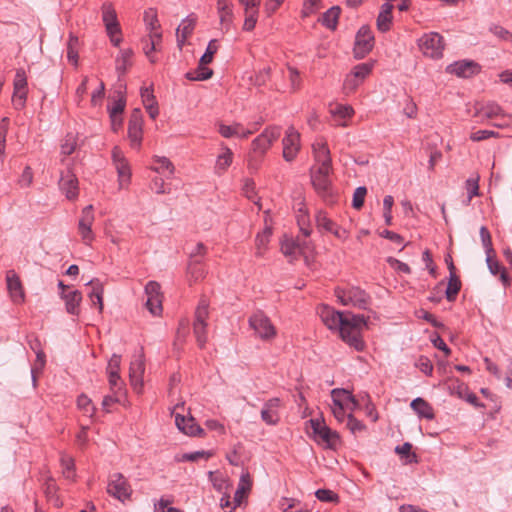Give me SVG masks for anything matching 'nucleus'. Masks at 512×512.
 I'll list each match as a JSON object with an SVG mask.
<instances>
[{"label":"nucleus","mask_w":512,"mask_h":512,"mask_svg":"<svg viewBox=\"0 0 512 512\" xmlns=\"http://www.w3.org/2000/svg\"><path fill=\"white\" fill-rule=\"evenodd\" d=\"M6 281L12 300L15 303L22 302L24 300V291L19 277L13 270L8 271Z\"/></svg>","instance_id":"5701e85b"},{"label":"nucleus","mask_w":512,"mask_h":512,"mask_svg":"<svg viewBox=\"0 0 512 512\" xmlns=\"http://www.w3.org/2000/svg\"><path fill=\"white\" fill-rule=\"evenodd\" d=\"M479 65L474 61L461 60L447 66L446 72L458 77L468 78L478 73Z\"/></svg>","instance_id":"f3484780"},{"label":"nucleus","mask_w":512,"mask_h":512,"mask_svg":"<svg viewBox=\"0 0 512 512\" xmlns=\"http://www.w3.org/2000/svg\"><path fill=\"white\" fill-rule=\"evenodd\" d=\"M479 232H480L481 242H482V245H483V247L485 249L486 255L489 256V254H494L491 234H490L489 230L487 229V227L486 226H482L480 228Z\"/></svg>","instance_id":"37998d69"},{"label":"nucleus","mask_w":512,"mask_h":512,"mask_svg":"<svg viewBox=\"0 0 512 512\" xmlns=\"http://www.w3.org/2000/svg\"><path fill=\"white\" fill-rule=\"evenodd\" d=\"M312 148L315 160L319 165L317 169H332V160L327 143L324 141L316 142L312 145Z\"/></svg>","instance_id":"6ab92c4d"},{"label":"nucleus","mask_w":512,"mask_h":512,"mask_svg":"<svg viewBox=\"0 0 512 512\" xmlns=\"http://www.w3.org/2000/svg\"><path fill=\"white\" fill-rule=\"evenodd\" d=\"M77 405L85 413H89V412H92L94 410V408L92 407L91 399L88 396L84 395V394H81L80 396H78V398H77Z\"/></svg>","instance_id":"338daca9"},{"label":"nucleus","mask_w":512,"mask_h":512,"mask_svg":"<svg viewBox=\"0 0 512 512\" xmlns=\"http://www.w3.org/2000/svg\"><path fill=\"white\" fill-rule=\"evenodd\" d=\"M102 20L104 22L107 34L121 33L116 11L111 4H104L102 6Z\"/></svg>","instance_id":"4be33fe9"},{"label":"nucleus","mask_w":512,"mask_h":512,"mask_svg":"<svg viewBox=\"0 0 512 512\" xmlns=\"http://www.w3.org/2000/svg\"><path fill=\"white\" fill-rule=\"evenodd\" d=\"M418 46L424 55L431 58H440L444 50V40L439 33L429 32L418 40Z\"/></svg>","instance_id":"39448f33"},{"label":"nucleus","mask_w":512,"mask_h":512,"mask_svg":"<svg viewBox=\"0 0 512 512\" xmlns=\"http://www.w3.org/2000/svg\"><path fill=\"white\" fill-rule=\"evenodd\" d=\"M133 51L131 49L120 50L119 55L116 58V71L119 77L124 75L127 69L131 66Z\"/></svg>","instance_id":"cd10ccee"},{"label":"nucleus","mask_w":512,"mask_h":512,"mask_svg":"<svg viewBox=\"0 0 512 512\" xmlns=\"http://www.w3.org/2000/svg\"><path fill=\"white\" fill-rule=\"evenodd\" d=\"M61 464L64 476L67 479L72 478L74 475V460L70 457H62Z\"/></svg>","instance_id":"0e129e2a"},{"label":"nucleus","mask_w":512,"mask_h":512,"mask_svg":"<svg viewBox=\"0 0 512 512\" xmlns=\"http://www.w3.org/2000/svg\"><path fill=\"white\" fill-rule=\"evenodd\" d=\"M461 280L456 275V272H452V275H449L448 285L445 291V297L449 302H454L461 290Z\"/></svg>","instance_id":"c85d7f7f"},{"label":"nucleus","mask_w":512,"mask_h":512,"mask_svg":"<svg viewBox=\"0 0 512 512\" xmlns=\"http://www.w3.org/2000/svg\"><path fill=\"white\" fill-rule=\"evenodd\" d=\"M59 187L67 199L74 200L78 197V179L71 171L62 174Z\"/></svg>","instance_id":"a211bd4d"},{"label":"nucleus","mask_w":512,"mask_h":512,"mask_svg":"<svg viewBox=\"0 0 512 512\" xmlns=\"http://www.w3.org/2000/svg\"><path fill=\"white\" fill-rule=\"evenodd\" d=\"M143 136V115L139 108L132 110L128 122V138L133 148H139Z\"/></svg>","instance_id":"9d476101"},{"label":"nucleus","mask_w":512,"mask_h":512,"mask_svg":"<svg viewBox=\"0 0 512 512\" xmlns=\"http://www.w3.org/2000/svg\"><path fill=\"white\" fill-rule=\"evenodd\" d=\"M316 224L319 229H323L327 232L332 233L338 239L344 241L348 237L346 229L338 226L334 221L327 217L326 213L319 211L316 214Z\"/></svg>","instance_id":"dca6fc26"},{"label":"nucleus","mask_w":512,"mask_h":512,"mask_svg":"<svg viewBox=\"0 0 512 512\" xmlns=\"http://www.w3.org/2000/svg\"><path fill=\"white\" fill-rule=\"evenodd\" d=\"M503 109L496 103H488L482 106L478 114L480 117L485 119H498L500 115H503Z\"/></svg>","instance_id":"2f4dec72"},{"label":"nucleus","mask_w":512,"mask_h":512,"mask_svg":"<svg viewBox=\"0 0 512 512\" xmlns=\"http://www.w3.org/2000/svg\"><path fill=\"white\" fill-rule=\"evenodd\" d=\"M346 426L354 435L366 430L365 424L362 421L358 420L356 417H354V415L351 413L347 415Z\"/></svg>","instance_id":"79ce46f5"},{"label":"nucleus","mask_w":512,"mask_h":512,"mask_svg":"<svg viewBox=\"0 0 512 512\" xmlns=\"http://www.w3.org/2000/svg\"><path fill=\"white\" fill-rule=\"evenodd\" d=\"M283 512H308L305 506L298 500L283 498L280 501Z\"/></svg>","instance_id":"c9c22d12"},{"label":"nucleus","mask_w":512,"mask_h":512,"mask_svg":"<svg viewBox=\"0 0 512 512\" xmlns=\"http://www.w3.org/2000/svg\"><path fill=\"white\" fill-rule=\"evenodd\" d=\"M282 144L283 158L287 162L293 161L300 150V133L293 126L288 127Z\"/></svg>","instance_id":"f8f14e48"},{"label":"nucleus","mask_w":512,"mask_h":512,"mask_svg":"<svg viewBox=\"0 0 512 512\" xmlns=\"http://www.w3.org/2000/svg\"><path fill=\"white\" fill-rule=\"evenodd\" d=\"M218 50V42L216 39H212L209 41L205 53L200 58L201 65L210 64L213 61L214 54Z\"/></svg>","instance_id":"ea45409f"},{"label":"nucleus","mask_w":512,"mask_h":512,"mask_svg":"<svg viewBox=\"0 0 512 512\" xmlns=\"http://www.w3.org/2000/svg\"><path fill=\"white\" fill-rule=\"evenodd\" d=\"M45 365V354L43 351H38L36 353V361H35V364L34 366L32 367L31 369V374H32V381H33V384L36 385V377H35V372L37 370H41L43 369Z\"/></svg>","instance_id":"e2e57ef3"},{"label":"nucleus","mask_w":512,"mask_h":512,"mask_svg":"<svg viewBox=\"0 0 512 512\" xmlns=\"http://www.w3.org/2000/svg\"><path fill=\"white\" fill-rule=\"evenodd\" d=\"M374 46V36L368 26H362L355 37L354 56L356 59L364 58Z\"/></svg>","instance_id":"6e6552de"},{"label":"nucleus","mask_w":512,"mask_h":512,"mask_svg":"<svg viewBox=\"0 0 512 512\" xmlns=\"http://www.w3.org/2000/svg\"><path fill=\"white\" fill-rule=\"evenodd\" d=\"M88 284L92 285V291L89 294L93 304L98 305L99 312L103 311V286L98 280H91Z\"/></svg>","instance_id":"7c9ffc66"},{"label":"nucleus","mask_w":512,"mask_h":512,"mask_svg":"<svg viewBox=\"0 0 512 512\" xmlns=\"http://www.w3.org/2000/svg\"><path fill=\"white\" fill-rule=\"evenodd\" d=\"M261 419L267 425H276L279 422V415L277 411L268 409L263 406L261 410Z\"/></svg>","instance_id":"8fccbe9b"},{"label":"nucleus","mask_w":512,"mask_h":512,"mask_svg":"<svg viewBox=\"0 0 512 512\" xmlns=\"http://www.w3.org/2000/svg\"><path fill=\"white\" fill-rule=\"evenodd\" d=\"M249 325L263 340H269L276 335L275 327L262 311H257L250 316Z\"/></svg>","instance_id":"0eeeda50"},{"label":"nucleus","mask_w":512,"mask_h":512,"mask_svg":"<svg viewBox=\"0 0 512 512\" xmlns=\"http://www.w3.org/2000/svg\"><path fill=\"white\" fill-rule=\"evenodd\" d=\"M465 188L468 194L466 205H469L472 198L479 195V177L468 178L465 182Z\"/></svg>","instance_id":"4c0bfd02"},{"label":"nucleus","mask_w":512,"mask_h":512,"mask_svg":"<svg viewBox=\"0 0 512 512\" xmlns=\"http://www.w3.org/2000/svg\"><path fill=\"white\" fill-rule=\"evenodd\" d=\"M335 296L344 306H353L359 309H367L370 304V296L361 288L351 286L347 288H335Z\"/></svg>","instance_id":"7ed1b4c3"},{"label":"nucleus","mask_w":512,"mask_h":512,"mask_svg":"<svg viewBox=\"0 0 512 512\" xmlns=\"http://www.w3.org/2000/svg\"><path fill=\"white\" fill-rule=\"evenodd\" d=\"M314 440L318 443H323L326 448L334 449L339 442V435L336 431L331 430L320 419H310Z\"/></svg>","instance_id":"20e7f679"},{"label":"nucleus","mask_w":512,"mask_h":512,"mask_svg":"<svg viewBox=\"0 0 512 512\" xmlns=\"http://www.w3.org/2000/svg\"><path fill=\"white\" fill-rule=\"evenodd\" d=\"M500 135L494 130H478L470 134V139L474 142H479L491 137L498 138Z\"/></svg>","instance_id":"864d4df0"},{"label":"nucleus","mask_w":512,"mask_h":512,"mask_svg":"<svg viewBox=\"0 0 512 512\" xmlns=\"http://www.w3.org/2000/svg\"><path fill=\"white\" fill-rule=\"evenodd\" d=\"M175 424L178 429L189 436H202L204 430L196 423L193 417L186 418L183 415H175Z\"/></svg>","instance_id":"aec40b11"},{"label":"nucleus","mask_w":512,"mask_h":512,"mask_svg":"<svg viewBox=\"0 0 512 512\" xmlns=\"http://www.w3.org/2000/svg\"><path fill=\"white\" fill-rule=\"evenodd\" d=\"M340 13L341 9L339 6L331 7L322 15V25L330 30H335L338 24Z\"/></svg>","instance_id":"c756f323"},{"label":"nucleus","mask_w":512,"mask_h":512,"mask_svg":"<svg viewBox=\"0 0 512 512\" xmlns=\"http://www.w3.org/2000/svg\"><path fill=\"white\" fill-rule=\"evenodd\" d=\"M318 500L323 502H337L338 495L329 489H318L315 492Z\"/></svg>","instance_id":"bf43d9fd"},{"label":"nucleus","mask_w":512,"mask_h":512,"mask_svg":"<svg viewBox=\"0 0 512 512\" xmlns=\"http://www.w3.org/2000/svg\"><path fill=\"white\" fill-rule=\"evenodd\" d=\"M373 65L370 63H361L356 65L351 74H353L360 81H363L372 71Z\"/></svg>","instance_id":"49530a36"},{"label":"nucleus","mask_w":512,"mask_h":512,"mask_svg":"<svg viewBox=\"0 0 512 512\" xmlns=\"http://www.w3.org/2000/svg\"><path fill=\"white\" fill-rule=\"evenodd\" d=\"M233 7L234 6H230V7L224 8L223 10H218L220 23L227 29L230 27V25L232 24V21H233V17H234Z\"/></svg>","instance_id":"6e6d98bb"},{"label":"nucleus","mask_w":512,"mask_h":512,"mask_svg":"<svg viewBox=\"0 0 512 512\" xmlns=\"http://www.w3.org/2000/svg\"><path fill=\"white\" fill-rule=\"evenodd\" d=\"M93 206L88 205L83 208L82 215L78 222V231L81 235L83 242L86 245H90L94 240L95 236L92 231V224L94 222Z\"/></svg>","instance_id":"ddd939ff"},{"label":"nucleus","mask_w":512,"mask_h":512,"mask_svg":"<svg viewBox=\"0 0 512 512\" xmlns=\"http://www.w3.org/2000/svg\"><path fill=\"white\" fill-rule=\"evenodd\" d=\"M245 20L243 24L244 31H252L255 28V25L258 20L259 14V6L248 8V10H244Z\"/></svg>","instance_id":"f704fd0d"},{"label":"nucleus","mask_w":512,"mask_h":512,"mask_svg":"<svg viewBox=\"0 0 512 512\" xmlns=\"http://www.w3.org/2000/svg\"><path fill=\"white\" fill-rule=\"evenodd\" d=\"M367 189L364 186L357 187L353 194L352 206L355 209H360L364 205Z\"/></svg>","instance_id":"603ef678"},{"label":"nucleus","mask_w":512,"mask_h":512,"mask_svg":"<svg viewBox=\"0 0 512 512\" xmlns=\"http://www.w3.org/2000/svg\"><path fill=\"white\" fill-rule=\"evenodd\" d=\"M109 384L114 393L121 390L122 382L120 381L119 371H107Z\"/></svg>","instance_id":"69168bd1"},{"label":"nucleus","mask_w":512,"mask_h":512,"mask_svg":"<svg viewBox=\"0 0 512 512\" xmlns=\"http://www.w3.org/2000/svg\"><path fill=\"white\" fill-rule=\"evenodd\" d=\"M332 169H316L311 172V181L317 194L329 205L337 202L338 193L333 189L330 173Z\"/></svg>","instance_id":"f03ea898"},{"label":"nucleus","mask_w":512,"mask_h":512,"mask_svg":"<svg viewBox=\"0 0 512 512\" xmlns=\"http://www.w3.org/2000/svg\"><path fill=\"white\" fill-rule=\"evenodd\" d=\"M392 20L393 15L379 13L376 19L377 29L382 33L389 31L392 25Z\"/></svg>","instance_id":"de8ad7c7"},{"label":"nucleus","mask_w":512,"mask_h":512,"mask_svg":"<svg viewBox=\"0 0 512 512\" xmlns=\"http://www.w3.org/2000/svg\"><path fill=\"white\" fill-rule=\"evenodd\" d=\"M8 128L9 119L4 117L0 122V157L4 154L5 151Z\"/></svg>","instance_id":"5fc2aeb1"},{"label":"nucleus","mask_w":512,"mask_h":512,"mask_svg":"<svg viewBox=\"0 0 512 512\" xmlns=\"http://www.w3.org/2000/svg\"><path fill=\"white\" fill-rule=\"evenodd\" d=\"M75 148H76V140H75L74 135L67 134L64 139V142L61 145L62 154L71 155L75 151Z\"/></svg>","instance_id":"13d9d810"},{"label":"nucleus","mask_w":512,"mask_h":512,"mask_svg":"<svg viewBox=\"0 0 512 512\" xmlns=\"http://www.w3.org/2000/svg\"><path fill=\"white\" fill-rule=\"evenodd\" d=\"M232 152L229 148H225L224 153L218 156L216 161V168L219 171H225L232 163Z\"/></svg>","instance_id":"a18cd8bd"},{"label":"nucleus","mask_w":512,"mask_h":512,"mask_svg":"<svg viewBox=\"0 0 512 512\" xmlns=\"http://www.w3.org/2000/svg\"><path fill=\"white\" fill-rule=\"evenodd\" d=\"M145 371L144 354L141 351L135 355L130 363L129 377L131 385L137 392L141 391L143 386V374Z\"/></svg>","instance_id":"2eb2a0df"},{"label":"nucleus","mask_w":512,"mask_h":512,"mask_svg":"<svg viewBox=\"0 0 512 512\" xmlns=\"http://www.w3.org/2000/svg\"><path fill=\"white\" fill-rule=\"evenodd\" d=\"M193 333L195 335L197 344L203 348L207 342V323H193Z\"/></svg>","instance_id":"e433bc0d"},{"label":"nucleus","mask_w":512,"mask_h":512,"mask_svg":"<svg viewBox=\"0 0 512 512\" xmlns=\"http://www.w3.org/2000/svg\"><path fill=\"white\" fill-rule=\"evenodd\" d=\"M169 504L168 500L161 498L158 504H155L154 512H182L177 508L170 507Z\"/></svg>","instance_id":"774afa93"},{"label":"nucleus","mask_w":512,"mask_h":512,"mask_svg":"<svg viewBox=\"0 0 512 512\" xmlns=\"http://www.w3.org/2000/svg\"><path fill=\"white\" fill-rule=\"evenodd\" d=\"M331 396H332V400H333L332 412H333L334 417L339 422L344 421L345 418L347 419V415L345 413L343 402H342V400H343L342 397H344L345 400L351 402L353 404L354 408H356L358 406V401L356 400L355 396L346 389H340V388L333 389L331 391Z\"/></svg>","instance_id":"1a4fd4ad"},{"label":"nucleus","mask_w":512,"mask_h":512,"mask_svg":"<svg viewBox=\"0 0 512 512\" xmlns=\"http://www.w3.org/2000/svg\"><path fill=\"white\" fill-rule=\"evenodd\" d=\"M154 162L157 163V166L152 167L153 171L162 173L168 170L170 175L174 173V165L167 157L156 156Z\"/></svg>","instance_id":"58836bf2"},{"label":"nucleus","mask_w":512,"mask_h":512,"mask_svg":"<svg viewBox=\"0 0 512 512\" xmlns=\"http://www.w3.org/2000/svg\"><path fill=\"white\" fill-rule=\"evenodd\" d=\"M160 289V284L156 281H149L145 286V293L147 295L146 307L154 316L159 315L162 311Z\"/></svg>","instance_id":"4468645a"},{"label":"nucleus","mask_w":512,"mask_h":512,"mask_svg":"<svg viewBox=\"0 0 512 512\" xmlns=\"http://www.w3.org/2000/svg\"><path fill=\"white\" fill-rule=\"evenodd\" d=\"M410 407L419 418L432 420L435 417L433 407L421 397L413 399L410 403Z\"/></svg>","instance_id":"393cba45"},{"label":"nucleus","mask_w":512,"mask_h":512,"mask_svg":"<svg viewBox=\"0 0 512 512\" xmlns=\"http://www.w3.org/2000/svg\"><path fill=\"white\" fill-rule=\"evenodd\" d=\"M114 166L117 170V173H118V176L120 179V184L122 185L123 182H129L130 176H131V171H130L128 162L127 161L120 162V163L114 164Z\"/></svg>","instance_id":"3c124183"},{"label":"nucleus","mask_w":512,"mask_h":512,"mask_svg":"<svg viewBox=\"0 0 512 512\" xmlns=\"http://www.w3.org/2000/svg\"><path fill=\"white\" fill-rule=\"evenodd\" d=\"M281 135V128L279 126L267 127L259 136L252 141L251 151L260 156H264L267 150L271 147Z\"/></svg>","instance_id":"423d86ee"},{"label":"nucleus","mask_w":512,"mask_h":512,"mask_svg":"<svg viewBox=\"0 0 512 512\" xmlns=\"http://www.w3.org/2000/svg\"><path fill=\"white\" fill-rule=\"evenodd\" d=\"M318 314L328 329L338 331L341 339L350 347L358 352L365 349L361 335L362 329L367 327V318L364 315L342 313L328 305H321Z\"/></svg>","instance_id":"f257e3e1"},{"label":"nucleus","mask_w":512,"mask_h":512,"mask_svg":"<svg viewBox=\"0 0 512 512\" xmlns=\"http://www.w3.org/2000/svg\"><path fill=\"white\" fill-rule=\"evenodd\" d=\"M213 70L205 67V65H199L194 71H189L185 74V77L191 81H203L211 78Z\"/></svg>","instance_id":"473e14b6"},{"label":"nucleus","mask_w":512,"mask_h":512,"mask_svg":"<svg viewBox=\"0 0 512 512\" xmlns=\"http://www.w3.org/2000/svg\"><path fill=\"white\" fill-rule=\"evenodd\" d=\"M125 106L126 100L124 97H120L119 99L115 100L113 106L108 108L109 116H121V114L124 112Z\"/></svg>","instance_id":"680f3d73"},{"label":"nucleus","mask_w":512,"mask_h":512,"mask_svg":"<svg viewBox=\"0 0 512 512\" xmlns=\"http://www.w3.org/2000/svg\"><path fill=\"white\" fill-rule=\"evenodd\" d=\"M300 248L294 241H285L281 245V251L285 256L293 257L299 252Z\"/></svg>","instance_id":"052dcab7"},{"label":"nucleus","mask_w":512,"mask_h":512,"mask_svg":"<svg viewBox=\"0 0 512 512\" xmlns=\"http://www.w3.org/2000/svg\"><path fill=\"white\" fill-rule=\"evenodd\" d=\"M415 366L427 376H431L433 372V364L429 358L420 356L416 361Z\"/></svg>","instance_id":"4d7b16f0"},{"label":"nucleus","mask_w":512,"mask_h":512,"mask_svg":"<svg viewBox=\"0 0 512 512\" xmlns=\"http://www.w3.org/2000/svg\"><path fill=\"white\" fill-rule=\"evenodd\" d=\"M196 19L188 16L177 28V44L181 48L187 38L193 33L195 28Z\"/></svg>","instance_id":"a878e982"},{"label":"nucleus","mask_w":512,"mask_h":512,"mask_svg":"<svg viewBox=\"0 0 512 512\" xmlns=\"http://www.w3.org/2000/svg\"><path fill=\"white\" fill-rule=\"evenodd\" d=\"M208 316H209V301L205 297H202L199 300V303L195 310L194 322L207 323Z\"/></svg>","instance_id":"72a5a7b5"},{"label":"nucleus","mask_w":512,"mask_h":512,"mask_svg":"<svg viewBox=\"0 0 512 512\" xmlns=\"http://www.w3.org/2000/svg\"><path fill=\"white\" fill-rule=\"evenodd\" d=\"M187 276L190 284L204 278L205 269L200 259L190 260L187 267Z\"/></svg>","instance_id":"bb28decb"},{"label":"nucleus","mask_w":512,"mask_h":512,"mask_svg":"<svg viewBox=\"0 0 512 512\" xmlns=\"http://www.w3.org/2000/svg\"><path fill=\"white\" fill-rule=\"evenodd\" d=\"M331 113L336 118L346 119L353 115L354 110L351 106L338 104L335 108L331 109Z\"/></svg>","instance_id":"09e8293b"},{"label":"nucleus","mask_w":512,"mask_h":512,"mask_svg":"<svg viewBox=\"0 0 512 512\" xmlns=\"http://www.w3.org/2000/svg\"><path fill=\"white\" fill-rule=\"evenodd\" d=\"M131 487L121 473H114L110 476L107 492L116 499L124 502L131 495Z\"/></svg>","instance_id":"9b49d317"},{"label":"nucleus","mask_w":512,"mask_h":512,"mask_svg":"<svg viewBox=\"0 0 512 512\" xmlns=\"http://www.w3.org/2000/svg\"><path fill=\"white\" fill-rule=\"evenodd\" d=\"M27 80L24 72H17L14 80L13 101L15 105L23 107L27 97Z\"/></svg>","instance_id":"b1692460"},{"label":"nucleus","mask_w":512,"mask_h":512,"mask_svg":"<svg viewBox=\"0 0 512 512\" xmlns=\"http://www.w3.org/2000/svg\"><path fill=\"white\" fill-rule=\"evenodd\" d=\"M241 130H242V124H240V123H235L233 125L221 124L219 126V133L224 138H231L233 136H238V134H240Z\"/></svg>","instance_id":"c03bdc74"},{"label":"nucleus","mask_w":512,"mask_h":512,"mask_svg":"<svg viewBox=\"0 0 512 512\" xmlns=\"http://www.w3.org/2000/svg\"><path fill=\"white\" fill-rule=\"evenodd\" d=\"M144 22L150 31L160 28L156 10L153 8H149L144 12Z\"/></svg>","instance_id":"a19ab883"},{"label":"nucleus","mask_w":512,"mask_h":512,"mask_svg":"<svg viewBox=\"0 0 512 512\" xmlns=\"http://www.w3.org/2000/svg\"><path fill=\"white\" fill-rule=\"evenodd\" d=\"M61 299L65 302L67 313L78 316L80 313V303L82 301V294L78 290H69L60 292Z\"/></svg>","instance_id":"412c9836"}]
</instances>
